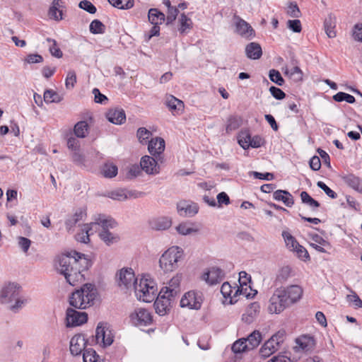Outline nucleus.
<instances>
[{
	"mask_svg": "<svg viewBox=\"0 0 362 362\" xmlns=\"http://www.w3.org/2000/svg\"><path fill=\"white\" fill-rule=\"evenodd\" d=\"M57 269L62 274L66 282L75 286L84 279L82 272L91 267V261L82 253L71 251L57 257Z\"/></svg>",
	"mask_w": 362,
	"mask_h": 362,
	"instance_id": "obj_1",
	"label": "nucleus"
},
{
	"mask_svg": "<svg viewBox=\"0 0 362 362\" xmlns=\"http://www.w3.org/2000/svg\"><path fill=\"white\" fill-rule=\"evenodd\" d=\"M96 290L91 284H85L79 289L72 292L69 298L71 306L83 310L90 307L95 298Z\"/></svg>",
	"mask_w": 362,
	"mask_h": 362,
	"instance_id": "obj_2",
	"label": "nucleus"
},
{
	"mask_svg": "<svg viewBox=\"0 0 362 362\" xmlns=\"http://www.w3.org/2000/svg\"><path fill=\"white\" fill-rule=\"evenodd\" d=\"M183 257V250L178 246H173L160 256L159 267L164 272H173L178 268Z\"/></svg>",
	"mask_w": 362,
	"mask_h": 362,
	"instance_id": "obj_3",
	"label": "nucleus"
},
{
	"mask_svg": "<svg viewBox=\"0 0 362 362\" xmlns=\"http://www.w3.org/2000/svg\"><path fill=\"white\" fill-rule=\"evenodd\" d=\"M134 289L137 298L146 303L152 302L158 292L155 281L145 276L140 279L139 283L135 284Z\"/></svg>",
	"mask_w": 362,
	"mask_h": 362,
	"instance_id": "obj_4",
	"label": "nucleus"
},
{
	"mask_svg": "<svg viewBox=\"0 0 362 362\" xmlns=\"http://www.w3.org/2000/svg\"><path fill=\"white\" fill-rule=\"evenodd\" d=\"M284 289L277 288L269 299L268 310L271 313L279 314L290 305Z\"/></svg>",
	"mask_w": 362,
	"mask_h": 362,
	"instance_id": "obj_5",
	"label": "nucleus"
},
{
	"mask_svg": "<svg viewBox=\"0 0 362 362\" xmlns=\"http://www.w3.org/2000/svg\"><path fill=\"white\" fill-rule=\"evenodd\" d=\"M233 24L234 25V32L241 37L250 40L255 37V31L252 27L240 18L239 16L234 15L233 17Z\"/></svg>",
	"mask_w": 362,
	"mask_h": 362,
	"instance_id": "obj_6",
	"label": "nucleus"
},
{
	"mask_svg": "<svg viewBox=\"0 0 362 362\" xmlns=\"http://www.w3.org/2000/svg\"><path fill=\"white\" fill-rule=\"evenodd\" d=\"M175 300V297H171L168 293L160 290L154 302L156 312L160 316L165 315L170 310Z\"/></svg>",
	"mask_w": 362,
	"mask_h": 362,
	"instance_id": "obj_7",
	"label": "nucleus"
},
{
	"mask_svg": "<svg viewBox=\"0 0 362 362\" xmlns=\"http://www.w3.org/2000/svg\"><path fill=\"white\" fill-rule=\"evenodd\" d=\"M203 302V295L200 291H189L187 292L180 300L182 308L199 310Z\"/></svg>",
	"mask_w": 362,
	"mask_h": 362,
	"instance_id": "obj_8",
	"label": "nucleus"
},
{
	"mask_svg": "<svg viewBox=\"0 0 362 362\" xmlns=\"http://www.w3.org/2000/svg\"><path fill=\"white\" fill-rule=\"evenodd\" d=\"M88 320V315L85 312L77 311L68 308L66 312V325L68 327L79 326Z\"/></svg>",
	"mask_w": 362,
	"mask_h": 362,
	"instance_id": "obj_9",
	"label": "nucleus"
},
{
	"mask_svg": "<svg viewBox=\"0 0 362 362\" xmlns=\"http://www.w3.org/2000/svg\"><path fill=\"white\" fill-rule=\"evenodd\" d=\"M20 286L17 284L9 283L0 292V302L1 303H11L20 295Z\"/></svg>",
	"mask_w": 362,
	"mask_h": 362,
	"instance_id": "obj_10",
	"label": "nucleus"
},
{
	"mask_svg": "<svg viewBox=\"0 0 362 362\" xmlns=\"http://www.w3.org/2000/svg\"><path fill=\"white\" fill-rule=\"evenodd\" d=\"M118 285L125 288L131 287L134 288L135 284L137 282V279L135 278V274L132 268H123L119 274H117Z\"/></svg>",
	"mask_w": 362,
	"mask_h": 362,
	"instance_id": "obj_11",
	"label": "nucleus"
},
{
	"mask_svg": "<svg viewBox=\"0 0 362 362\" xmlns=\"http://www.w3.org/2000/svg\"><path fill=\"white\" fill-rule=\"evenodd\" d=\"M158 161L159 160L153 156H144L141 159L140 166L141 170L148 175H156L160 173V165L158 164ZM160 161L162 163L163 159Z\"/></svg>",
	"mask_w": 362,
	"mask_h": 362,
	"instance_id": "obj_12",
	"label": "nucleus"
},
{
	"mask_svg": "<svg viewBox=\"0 0 362 362\" xmlns=\"http://www.w3.org/2000/svg\"><path fill=\"white\" fill-rule=\"evenodd\" d=\"M133 322L137 326L149 325L153 320L151 313L146 309L138 308L131 315Z\"/></svg>",
	"mask_w": 362,
	"mask_h": 362,
	"instance_id": "obj_13",
	"label": "nucleus"
},
{
	"mask_svg": "<svg viewBox=\"0 0 362 362\" xmlns=\"http://www.w3.org/2000/svg\"><path fill=\"white\" fill-rule=\"evenodd\" d=\"M165 141L161 137L151 139L148 142V150L149 153L158 160L162 158L161 154L165 150Z\"/></svg>",
	"mask_w": 362,
	"mask_h": 362,
	"instance_id": "obj_14",
	"label": "nucleus"
},
{
	"mask_svg": "<svg viewBox=\"0 0 362 362\" xmlns=\"http://www.w3.org/2000/svg\"><path fill=\"white\" fill-rule=\"evenodd\" d=\"M180 216L192 217L197 214L199 207L197 204L189 201H180L177 206Z\"/></svg>",
	"mask_w": 362,
	"mask_h": 362,
	"instance_id": "obj_15",
	"label": "nucleus"
},
{
	"mask_svg": "<svg viewBox=\"0 0 362 362\" xmlns=\"http://www.w3.org/2000/svg\"><path fill=\"white\" fill-rule=\"evenodd\" d=\"M224 272L218 267H211L203 275V279L209 284L214 285L220 283L224 278Z\"/></svg>",
	"mask_w": 362,
	"mask_h": 362,
	"instance_id": "obj_16",
	"label": "nucleus"
},
{
	"mask_svg": "<svg viewBox=\"0 0 362 362\" xmlns=\"http://www.w3.org/2000/svg\"><path fill=\"white\" fill-rule=\"evenodd\" d=\"M149 227L154 230H165L172 225V220L167 216H158L152 218L148 221Z\"/></svg>",
	"mask_w": 362,
	"mask_h": 362,
	"instance_id": "obj_17",
	"label": "nucleus"
},
{
	"mask_svg": "<svg viewBox=\"0 0 362 362\" xmlns=\"http://www.w3.org/2000/svg\"><path fill=\"white\" fill-rule=\"evenodd\" d=\"M280 288L284 290L286 293L285 297L290 305L298 301L303 295V289L298 285H291L286 288Z\"/></svg>",
	"mask_w": 362,
	"mask_h": 362,
	"instance_id": "obj_18",
	"label": "nucleus"
},
{
	"mask_svg": "<svg viewBox=\"0 0 362 362\" xmlns=\"http://www.w3.org/2000/svg\"><path fill=\"white\" fill-rule=\"evenodd\" d=\"M86 342L83 335L76 334L70 341V352L72 355L78 356L85 350Z\"/></svg>",
	"mask_w": 362,
	"mask_h": 362,
	"instance_id": "obj_19",
	"label": "nucleus"
},
{
	"mask_svg": "<svg viewBox=\"0 0 362 362\" xmlns=\"http://www.w3.org/2000/svg\"><path fill=\"white\" fill-rule=\"evenodd\" d=\"M107 119L115 124H122L126 120L125 112L121 108L110 109L105 114Z\"/></svg>",
	"mask_w": 362,
	"mask_h": 362,
	"instance_id": "obj_20",
	"label": "nucleus"
},
{
	"mask_svg": "<svg viewBox=\"0 0 362 362\" xmlns=\"http://www.w3.org/2000/svg\"><path fill=\"white\" fill-rule=\"evenodd\" d=\"M296 343L298 345L294 348L296 351L300 349L303 351H309L313 350L315 345L314 338L309 335H303L297 338Z\"/></svg>",
	"mask_w": 362,
	"mask_h": 362,
	"instance_id": "obj_21",
	"label": "nucleus"
},
{
	"mask_svg": "<svg viewBox=\"0 0 362 362\" xmlns=\"http://www.w3.org/2000/svg\"><path fill=\"white\" fill-rule=\"evenodd\" d=\"M93 229L96 230L97 226H100L102 230H109V228H113L117 223L114 219L106 217L105 215H100L95 222L89 223Z\"/></svg>",
	"mask_w": 362,
	"mask_h": 362,
	"instance_id": "obj_22",
	"label": "nucleus"
},
{
	"mask_svg": "<svg viewBox=\"0 0 362 362\" xmlns=\"http://www.w3.org/2000/svg\"><path fill=\"white\" fill-rule=\"evenodd\" d=\"M260 306L257 302L250 303L245 313L242 316V320L247 324L252 323L259 313Z\"/></svg>",
	"mask_w": 362,
	"mask_h": 362,
	"instance_id": "obj_23",
	"label": "nucleus"
},
{
	"mask_svg": "<svg viewBox=\"0 0 362 362\" xmlns=\"http://www.w3.org/2000/svg\"><path fill=\"white\" fill-rule=\"evenodd\" d=\"M180 277L177 275L173 277L170 280L168 285L163 287L161 291L165 293L166 292V293H168L171 297L176 298L180 292Z\"/></svg>",
	"mask_w": 362,
	"mask_h": 362,
	"instance_id": "obj_24",
	"label": "nucleus"
},
{
	"mask_svg": "<svg viewBox=\"0 0 362 362\" xmlns=\"http://www.w3.org/2000/svg\"><path fill=\"white\" fill-rule=\"evenodd\" d=\"M245 54L251 59H258L262 54V49L257 42H250L245 47Z\"/></svg>",
	"mask_w": 362,
	"mask_h": 362,
	"instance_id": "obj_25",
	"label": "nucleus"
},
{
	"mask_svg": "<svg viewBox=\"0 0 362 362\" xmlns=\"http://www.w3.org/2000/svg\"><path fill=\"white\" fill-rule=\"evenodd\" d=\"M273 197L276 201L283 202L288 207L292 206L294 204L293 196L286 190L278 189L275 191L273 194Z\"/></svg>",
	"mask_w": 362,
	"mask_h": 362,
	"instance_id": "obj_26",
	"label": "nucleus"
},
{
	"mask_svg": "<svg viewBox=\"0 0 362 362\" xmlns=\"http://www.w3.org/2000/svg\"><path fill=\"white\" fill-rule=\"evenodd\" d=\"M279 342H276L274 341V339L270 338L262 345L259 350V354L264 358L269 357L277 350Z\"/></svg>",
	"mask_w": 362,
	"mask_h": 362,
	"instance_id": "obj_27",
	"label": "nucleus"
},
{
	"mask_svg": "<svg viewBox=\"0 0 362 362\" xmlns=\"http://www.w3.org/2000/svg\"><path fill=\"white\" fill-rule=\"evenodd\" d=\"M300 196L302 202L307 205L313 212L317 211L320 204L317 200L314 199L307 192H301Z\"/></svg>",
	"mask_w": 362,
	"mask_h": 362,
	"instance_id": "obj_28",
	"label": "nucleus"
},
{
	"mask_svg": "<svg viewBox=\"0 0 362 362\" xmlns=\"http://www.w3.org/2000/svg\"><path fill=\"white\" fill-rule=\"evenodd\" d=\"M148 21L151 24H162L165 21V14L158 8H150L148 13Z\"/></svg>",
	"mask_w": 362,
	"mask_h": 362,
	"instance_id": "obj_29",
	"label": "nucleus"
},
{
	"mask_svg": "<svg viewBox=\"0 0 362 362\" xmlns=\"http://www.w3.org/2000/svg\"><path fill=\"white\" fill-rule=\"evenodd\" d=\"M165 104L170 110L175 112L176 113H179V112H181L184 108L183 102L173 95H170L167 98Z\"/></svg>",
	"mask_w": 362,
	"mask_h": 362,
	"instance_id": "obj_30",
	"label": "nucleus"
},
{
	"mask_svg": "<svg viewBox=\"0 0 362 362\" xmlns=\"http://www.w3.org/2000/svg\"><path fill=\"white\" fill-rule=\"evenodd\" d=\"M335 26V19L331 15H329L327 18H325L324 23L325 33L329 38L336 37Z\"/></svg>",
	"mask_w": 362,
	"mask_h": 362,
	"instance_id": "obj_31",
	"label": "nucleus"
},
{
	"mask_svg": "<svg viewBox=\"0 0 362 362\" xmlns=\"http://www.w3.org/2000/svg\"><path fill=\"white\" fill-rule=\"evenodd\" d=\"M245 339H247V346L249 347L250 350H251L259 345L262 337L259 331L255 330Z\"/></svg>",
	"mask_w": 362,
	"mask_h": 362,
	"instance_id": "obj_32",
	"label": "nucleus"
},
{
	"mask_svg": "<svg viewBox=\"0 0 362 362\" xmlns=\"http://www.w3.org/2000/svg\"><path fill=\"white\" fill-rule=\"evenodd\" d=\"M344 181L348 186L362 194V180L353 175H349L344 178Z\"/></svg>",
	"mask_w": 362,
	"mask_h": 362,
	"instance_id": "obj_33",
	"label": "nucleus"
},
{
	"mask_svg": "<svg viewBox=\"0 0 362 362\" xmlns=\"http://www.w3.org/2000/svg\"><path fill=\"white\" fill-rule=\"evenodd\" d=\"M43 98L46 103H58L63 100V95L51 89L45 91Z\"/></svg>",
	"mask_w": 362,
	"mask_h": 362,
	"instance_id": "obj_34",
	"label": "nucleus"
},
{
	"mask_svg": "<svg viewBox=\"0 0 362 362\" xmlns=\"http://www.w3.org/2000/svg\"><path fill=\"white\" fill-rule=\"evenodd\" d=\"M99 236L100 239L107 245L117 243L119 240V238L117 235L114 234L109 230H101L99 233Z\"/></svg>",
	"mask_w": 362,
	"mask_h": 362,
	"instance_id": "obj_35",
	"label": "nucleus"
},
{
	"mask_svg": "<svg viewBox=\"0 0 362 362\" xmlns=\"http://www.w3.org/2000/svg\"><path fill=\"white\" fill-rule=\"evenodd\" d=\"M109 328V325L105 322H99L95 330V341L98 344L103 345L105 339L104 334Z\"/></svg>",
	"mask_w": 362,
	"mask_h": 362,
	"instance_id": "obj_36",
	"label": "nucleus"
},
{
	"mask_svg": "<svg viewBox=\"0 0 362 362\" xmlns=\"http://www.w3.org/2000/svg\"><path fill=\"white\" fill-rule=\"evenodd\" d=\"M88 124L86 121L77 122L74 128V134L78 138H85L88 134Z\"/></svg>",
	"mask_w": 362,
	"mask_h": 362,
	"instance_id": "obj_37",
	"label": "nucleus"
},
{
	"mask_svg": "<svg viewBox=\"0 0 362 362\" xmlns=\"http://www.w3.org/2000/svg\"><path fill=\"white\" fill-rule=\"evenodd\" d=\"M118 168L112 163H105L101 169L102 175L107 178H112L117 174Z\"/></svg>",
	"mask_w": 362,
	"mask_h": 362,
	"instance_id": "obj_38",
	"label": "nucleus"
},
{
	"mask_svg": "<svg viewBox=\"0 0 362 362\" xmlns=\"http://www.w3.org/2000/svg\"><path fill=\"white\" fill-rule=\"evenodd\" d=\"M242 124V118L238 115H230L227 120L226 132L237 129Z\"/></svg>",
	"mask_w": 362,
	"mask_h": 362,
	"instance_id": "obj_39",
	"label": "nucleus"
},
{
	"mask_svg": "<svg viewBox=\"0 0 362 362\" xmlns=\"http://www.w3.org/2000/svg\"><path fill=\"white\" fill-rule=\"evenodd\" d=\"M95 231V230L93 229L90 224H85L82 228L81 234H78L77 239L81 243H87L90 240L89 236L93 235Z\"/></svg>",
	"mask_w": 362,
	"mask_h": 362,
	"instance_id": "obj_40",
	"label": "nucleus"
},
{
	"mask_svg": "<svg viewBox=\"0 0 362 362\" xmlns=\"http://www.w3.org/2000/svg\"><path fill=\"white\" fill-rule=\"evenodd\" d=\"M232 351L235 354H240L246 350H250L247 344V339L245 338H241L235 341L232 345Z\"/></svg>",
	"mask_w": 362,
	"mask_h": 362,
	"instance_id": "obj_41",
	"label": "nucleus"
},
{
	"mask_svg": "<svg viewBox=\"0 0 362 362\" xmlns=\"http://www.w3.org/2000/svg\"><path fill=\"white\" fill-rule=\"evenodd\" d=\"M115 8L129 9L134 6V0H107Z\"/></svg>",
	"mask_w": 362,
	"mask_h": 362,
	"instance_id": "obj_42",
	"label": "nucleus"
},
{
	"mask_svg": "<svg viewBox=\"0 0 362 362\" xmlns=\"http://www.w3.org/2000/svg\"><path fill=\"white\" fill-rule=\"evenodd\" d=\"M282 236L284 239L287 247L290 250L293 251L294 249H296V247H298L299 243L297 242L295 238L293 235H291L290 233L287 231H283Z\"/></svg>",
	"mask_w": 362,
	"mask_h": 362,
	"instance_id": "obj_43",
	"label": "nucleus"
},
{
	"mask_svg": "<svg viewBox=\"0 0 362 362\" xmlns=\"http://www.w3.org/2000/svg\"><path fill=\"white\" fill-rule=\"evenodd\" d=\"M179 22L180 24L179 31L181 33H186L187 30H189L192 28V23L191 19L188 18L184 13L180 15Z\"/></svg>",
	"mask_w": 362,
	"mask_h": 362,
	"instance_id": "obj_44",
	"label": "nucleus"
},
{
	"mask_svg": "<svg viewBox=\"0 0 362 362\" xmlns=\"http://www.w3.org/2000/svg\"><path fill=\"white\" fill-rule=\"evenodd\" d=\"M105 30V25L98 19L93 20L90 24V31L93 34H103Z\"/></svg>",
	"mask_w": 362,
	"mask_h": 362,
	"instance_id": "obj_45",
	"label": "nucleus"
},
{
	"mask_svg": "<svg viewBox=\"0 0 362 362\" xmlns=\"http://www.w3.org/2000/svg\"><path fill=\"white\" fill-rule=\"evenodd\" d=\"M13 302L14 303L9 307V309L13 313H18L28 303V300L19 295Z\"/></svg>",
	"mask_w": 362,
	"mask_h": 362,
	"instance_id": "obj_46",
	"label": "nucleus"
},
{
	"mask_svg": "<svg viewBox=\"0 0 362 362\" xmlns=\"http://www.w3.org/2000/svg\"><path fill=\"white\" fill-rule=\"evenodd\" d=\"M99 356L96 354L95 351L92 349L84 350L83 354V362H103L98 361Z\"/></svg>",
	"mask_w": 362,
	"mask_h": 362,
	"instance_id": "obj_47",
	"label": "nucleus"
},
{
	"mask_svg": "<svg viewBox=\"0 0 362 362\" xmlns=\"http://www.w3.org/2000/svg\"><path fill=\"white\" fill-rule=\"evenodd\" d=\"M284 74L289 76L295 81H300L303 79V71L298 66H294L291 71L286 68Z\"/></svg>",
	"mask_w": 362,
	"mask_h": 362,
	"instance_id": "obj_48",
	"label": "nucleus"
},
{
	"mask_svg": "<svg viewBox=\"0 0 362 362\" xmlns=\"http://www.w3.org/2000/svg\"><path fill=\"white\" fill-rule=\"evenodd\" d=\"M176 230L179 234L182 235H187L193 233L198 232V229L190 227L189 224L186 223L179 224L176 227Z\"/></svg>",
	"mask_w": 362,
	"mask_h": 362,
	"instance_id": "obj_49",
	"label": "nucleus"
},
{
	"mask_svg": "<svg viewBox=\"0 0 362 362\" xmlns=\"http://www.w3.org/2000/svg\"><path fill=\"white\" fill-rule=\"evenodd\" d=\"M333 99L337 102L346 101L350 104H353L356 101V99L353 95L344 92L337 93L333 96Z\"/></svg>",
	"mask_w": 362,
	"mask_h": 362,
	"instance_id": "obj_50",
	"label": "nucleus"
},
{
	"mask_svg": "<svg viewBox=\"0 0 362 362\" xmlns=\"http://www.w3.org/2000/svg\"><path fill=\"white\" fill-rule=\"evenodd\" d=\"M250 134L247 131H242L238 136V144L243 149L250 148Z\"/></svg>",
	"mask_w": 362,
	"mask_h": 362,
	"instance_id": "obj_51",
	"label": "nucleus"
},
{
	"mask_svg": "<svg viewBox=\"0 0 362 362\" xmlns=\"http://www.w3.org/2000/svg\"><path fill=\"white\" fill-rule=\"evenodd\" d=\"M108 197L117 201H124L128 199V195L124 189H119L108 193Z\"/></svg>",
	"mask_w": 362,
	"mask_h": 362,
	"instance_id": "obj_52",
	"label": "nucleus"
},
{
	"mask_svg": "<svg viewBox=\"0 0 362 362\" xmlns=\"http://www.w3.org/2000/svg\"><path fill=\"white\" fill-rule=\"evenodd\" d=\"M47 41L52 43L49 47V50L51 54L57 58L62 57L63 53L62 50L58 47L56 40L48 37L47 38Z\"/></svg>",
	"mask_w": 362,
	"mask_h": 362,
	"instance_id": "obj_53",
	"label": "nucleus"
},
{
	"mask_svg": "<svg viewBox=\"0 0 362 362\" xmlns=\"http://www.w3.org/2000/svg\"><path fill=\"white\" fill-rule=\"evenodd\" d=\"M269 79L277 84L279 86H281L284 83V79L281 76L280 72L276 69H271L269 73Z\"/></svg>",
	"mask_w": 362,
	"mask_h": 362,
	"instance_id": "obj_54",
	"label": "nucleus"
},
{
	"mask_svg": "<svg viewBox=\"0 0 362 362\" xmlns=\"http://www.w3.org/2000/svg\"><path fill=\"white\" fill-rule=\"evenodd\" d=\"M221 293L225 298H230V303L233 304L232 293H233V288L228 282H224L221 288Z\"/></svg>",
	"mask_w": 362,
	"mask_h": 362,
	"instance_id": "obj_55",
	"label": "nucleus"
},
{
	"mask_svg": "<svg viewBox=\"0 0 362 362\" xmlns=\"http://www.w3.org/2000/svg\"><path fill=\"white\" fill-rule=\"evenodd\" d=\"M76 83V75L74 71L71 70L68 72L66 80L65 86L66 89H72Z\"/></svg>",
	"mask_w": 362,
	"mask_h": 362,
	"instance_id": "obj_56",
	"label": "nucleus"
},
{
	"mask_svg": "<svg viewBox=\"0 0 362 362\" xmlns=\"http://www.w3.org/2000/svg\"><path fill=\"white\" fill-rule=\"evenodd\" d=\"M287 14L292 18H298L300 16V11L297 4L291 2L288 4Z\"/></svg>",
	"mask_w": 362,
	"mask_h": 362,
	"instance_id": "obj_57",
	"label": "nucleus"
},
{
	"mask_svg": "<svg viewBox=\"0 0 362 362\" xmlns=\"http://www.w3.org/2000/svg\"><path fill=\"white\" fill-rule=\"evenodd\" d=\"M137 137L140 142H146L150 136H151V132L146 129L144 127H140L137 130Z\"/></svg>",
	"mask_w": 362,
	"mask_h": 362,
	"instance_id": "obj_58",
	"label": "nucleus"
},
{
	"mask_svg": "<svg viewBox=\"0 0 362 362\" xmlns=\"http://www.w3.org/2000/svg\"><path fill=\"white\" fill-rule=\"evenodd\" d=\"M79 7L90 14H93L96 12L97 9L95 6L88 0H83L79 3Z\"/></svg>",
	"mask_w": 362,
	"mask_h": 362,
	"instance_id": "obj_59",
	"label": "nucleus"
},
{
	"mask_svg": "<svg viewBox=\"0 0 362 362\" xmlns=\"http://www.w3.org/2000/svg\"><path fill=\"white\" fill-rule=\"evenodd\" d=\"M317 186L320 188L322 190L325 192V193L329 197L332 199H335L337 197V194L336 192H334L332 189H331L328 186L326 185L325 183H324L322 181H318L317 182Z\"/></svg>",
	"mask_w": 362,
	"mask_h": 362,
	"instance_id": "obj_60",
	"label": "nucleus"
},
{
	"mask_svg": "<svg viewBox=\"0 0 362 362\" xmlns=\"http://www.w3.org/2000/svg\"><path fill=\"white\" fill-rule=\"evenodd\" d=\"M72 160L77 165H84L85 156L81 150L74 151L71 153Z\"/></svg>",
	"mask_w": 362,
	"mask_h": 362,
	"instance_id": "obj_61",
	"label": "nucleus"
},
{
	"mask_svg": "<svg viewBox=\"0 0 362 362\" xmlns=\"http://www.w3.org/2000/svg\"><path fill=\"white\" fill-rule=\"evenodd\" d=\"M287 27L294 33H300L302 30L301 23L299 20H288Z\"/></svg>",
	"mask_w": 362,
	"mask_h": 362,
	"instance_id": "obj_62",
	"label": "nucleus"
},
{
	"mask_svg": "<svg viewBox=\"0 0 362 362\" xmlns=\"http://www.w3.org/2000/svg\"><path fill=\"white\" fill-rule=\"evenodd\" d=\"M179 11L177 8H170V10H168L167 17L165 18L166 24H172L176 19L178 15Z\"/></svg>",
	"mask_w": 362,
	"mask_h": 362,
	"instance_id": "obj_63",
	"label": "nucleus"
},
{
	"mask_svg": "<svg viewBox=\"0 0 362 362\" xmlns=\"http://www.w3.org/2000/svg\"><path fill=\"white\" fill-rule=\"evenodd\" d=\"M346 300L348 302L352 303L357 308L362 307V300L359 296L354 291H352V294L347 295Z\"/></svg>",
	"mask_w": 362,
	"mask_h": 362,
	"instance_id": "obj_64",
	"label": "nucleus"
}]
</instances>
